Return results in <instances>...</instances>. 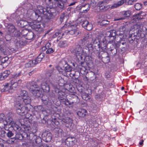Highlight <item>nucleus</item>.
I'll return each instance as SVG.
<instances>
[{
    "instance_id": "nucleus-56",
    "label": "nucleus",
    "mask_w": 147,
    "mask_h": 147,
    "mask_svg": "<svg viewBox=\"0 0 147 147\" xmlns=\"http://www.w3.org/2000/svg\"><path fill=\"white\" fill-rule=\"evenodd\" d=\"M119 7L117 3L112 5L111 7V9H113Z\"/></svg>"
},
{
    "instance_id": "nucleus-31",
    "label": "nucleus",
    "mask_w": 147,
    "mask_h": 147,
    "mask_svg": "<svg viewBox=\"0 0 147 147\" xmlns=\"http://www.w3.org/2000/svg\"><path fill=\"white\" fill-rule=\"evenodd\" d=\"M122 14L124 17H128L130 16L131 14V12L130 10H128L123 11Z\"/></svg>"
},
{
    "instance_id": "nucleus-1",
    "label": "nucleus",
    "mask_w": 147,
    "mask_h": 147,
    "mask_svg": "<svg viewBox=\"0 0 147 147\" xmlns=\"http://www.w3.org/2000/svg\"><path fill=\"white\" fill-rule=\"evenodd\" d=\"M17 102L15 105L17 113L19 114H27L29 111L31 105L30 103V99L28 96L23 98L19 96L17 98Z\"/></svg>"
},
{
    "instance_id": "nucleus-16",
    "label": "nucleus",
    "mask_w": 147,
    "mask_h": 147,
    "mask_svg": "<svg viewBox=\"0 0 147 147\" xmlns=\"http://www.w3.org/2000/svg\"><path fill=\"white\" fill-rule=\"evenodd\" d=\"M17 23L18 26L21 27L23 28L29 24L28 22L26 21L23 20H19L17 21Z\"/></svg>"
},
{
    "instance_id": "nucleus-63",
    "label": "nucleus",
    "mask_w": 147,
    "mask_h": 147,
    "mask_svg": "<svg viewBox=\"0 0 147 147\" xmlns=\"http://www.w3.org/2000/svg\"><path fill=\"white\" fill-rule=\"evenodd\" d=\"M95 98L96 100H98L100 98V96L99 95H96L95 96Z\"/></svg>"
},
{
    "instance_id": "nucleus-52",
    "label": "nucleus",
    "mask_w": 147,
    "mask_h": 147,
    "mask_svg": "<svg viewBox=\"0 0 147 147\" xmlns=\"http://www.w3.org/2000/svg\"><path fill=\"white\" fill-rule=\"evenodd\" d=\"M67 62L63 60H61L59 63V65L61 66H64L67 64Z\"/></svg>"
},
{
    "instance_id": "nucleus-41",
    "label": "nucleus",
    "mask_w": 147,
    "mask_h": 147,
    "mask_svg": "<svg viewBox=\"0 0 147 147\" xmlns=\"http://www.w3.org/2000/svg\"><path fill=\"white\" fill-rule=\"evenodd\" d=\"M16 139L14 137L13 138H11L9 139H8L7 140V142L11 144H13L14 143Z\"/></svg>"
},
{
    "instance_id": "nucleus-22",
    "label": "nucleus",
    "mask_w": 147,
    "mask_h": 147,
    "mask_svg": "<svg viewBox=\"0 0 147 147\" xmlns=\"http://www.w3.org/2000/svg\"><path fill=\"white\" fill-rule=\"evenodd\" d=\"M53 131L55 135L59 136L61 134L62 130L59 127H55L53 130Z\"/></svg>"
},
{
    "instance_id": "nucleus-62",
    "label": "nucleus",
    "mask_w": 147,
    "mask_h": 147,
    "mask_svg": "<svg viewBox=\"0 0 147 147\" xmlns=\"http://www.w3.org/2000/svg\"><path fill=\"white\" fill-rule=\"evenodd\" d=\"M74 88L72 86H71L69 89V90L70 92H72L74 90Z\"/></svg>"
},
{
    "instance_id": "nucleus-55",
    "label": "nucleus",
    "mask_w": 147,
    "mask_h": 147,
    "mask_svg": "<svg viewBox=\"0 0 147 147\" xmlns=\"http://www.w3.org/2000/svg\"><path fill=\"white\" fill-rule=\"evenodd\" d=\"M47 49V48L46 47L45 45L44 46H41L40 47V51H45L46 50V49Z\"/></svg>"
},
{
    "instance_id": "nucleus-59",
    "label": "nucleus",
    "mask_w": 147,
    "mask_h": 147,
    "mask_svg": "<svg viewBox=\"0 0 147 147\" xmlns=\"http://www.w3.org/2000/svg\"><path fill=\"white\" fill-rule=\"evenodd\" d=\"M0 41L2 42V43L1 42L0 43V48L1 49L3 47L5 46V43L4 42L2 41V39H0Z\"/></svg>"
},
{
    "instance_id": "nucleus-27",
    "label": "nucleus",
    "mask_w": 147,
    "mask_h": 147,
    "mask_svg": "<svg viewBox=\"0 0 147 147\" xmlns=\"http://www.w3.org/2000/svg\"><path fill=\"white\" fill-rule=\"evenodd\" d=\"M81 96L83 100L86 101L89 100L90 98V96L88 94L85 92L82 94Z\"/></svg>"
},
{
    "instance_id": "nucleus-45",
    "label": "nucleus",
    "mask_w": 147,
    "mask_h": 147,
    "mask_svg": "<svg viewBox=\"0 0 147 147\" xmlns=\"http://www.w3.org/2000/svg\"><path fill=\"white\" fill-rule=\"evenodd\" d=\"M63 102L66 106H68V105H71L72 103H74L73 102L71 103L68 99H65V100L63 101Z\"/></svg>"
},
{
    "instance_id": "nucleus-35",
    "label": "nucleus",
    "mask_w": 147,
    "mask_h": 147,
    "mask_svg": "<svg viewBox=\"0 0 147 147\" xmlns=\"http://www.w3.org/2000/svg\"><path fill=\"white\" fill-rule=\"evenodd\" d=\"M29 31L26 29H24L22 30L21 32H20V35L19 36H20L22 35V36H24L25 38V36H26L28 32Z\"/></svg>"
},
{
    "instance_id": "nucleus-18",
    "label": "nucleus",
    "mask_w": 147,
    "mask_h": 147,
    "mask_svg": "<svg viewBox=\"0 0 147 147\" xmlns=\"http://www.w3.org/2000/svg\"><path fill=\"white\" fill-rule=\"evenodd\" d=\"M67 33L68 34L75 36L78 35L79 34L80 31L78 30L76 28H75L72 29L68 30L67 31Z\"/></svg>"
},
{
    "instance_id": "nucleus-42",
    "label": "nucleus",
    "mask_w": 147,
    "mask_h": 147,
    "mask_svg": "<svg viewBox=\"0 0 147 147\" xmlns=\"http://www.w3.org/2000/svg\"><path fill=\"white\" fill-rule=\"evenodd\" d=\"M109 21L108 20H104L100 22V24L102 26H106V25L109 24Z\"/></svg>"
},
{
    "instance_id": "nucleus-50",
    "label": "nucleus",
    "mask_w": 147,
    "mask_h": 147,
    "mask_svg": "<svg viewBox=\"0 0 147 147\" xmlns=\"http://www.w3.org/2000/svg\"><path fill=\"white\" fill-rule=\"evenodd\" d=\"M127 0H121V1L118 2L117 3L119 6L122 5L124 3L126 2Z\"/></svg>"
},
{
    "instance_id": "nucleus-8",
    "label": "nucleus",
    "mask_w": 147,
    "mask_h": 147,
    "mask_svg": "<svg viewBox=\"0 0 147 147\" xmlns=\"http://www.w3.org/2000/svg\"><path fill=\"white\" fill-rule=\"evenodd\" d=\"M22 81L21 80H19L18 81L15 79H12L10 82V85L12 90H15L19 88L22 83Z\"/></svg>"
},
{
    "instance_id": "nucleus-30",
    "label": "nucleus",
    "mask_w": 147,
    "mask_h": 147,
    "mask_svg": "<svg viewBox=\"0 0 147 147\" xmlns=\"http://www.w3.org/2000/svg\"><path fill=\"white\" fill-rule=\"evenodd\" d=\"M58 45L61 48L65 47L67 45V42L66 41H60L58 43Z\"/></svg>"
},
{
    "instance_id": "nucleus-48",
    "label": "nucleus",
    "mask_w": 147,
    "mask_h": 147,
    "mask_svg": "<svg viewBox=\"0 0 147 147\" xmlns=\"http://www.w3.org/2000/svg\"><path fill=\"white\" fill-rule=\"evenodd\" d=\"M8 59V58L7 57H4L3 58L1 59V62L2 63H4L7 61Z\"/></svg>"
},
{
    "instance_id": "nucleus-15",
    "label": "nucleus",
    "mask_w": 147,
    "mask_h": 147,
    "mask_svg": "<svg viewBox=\"0 0 147 147\" xmlns=\"http://www.w3.org/2000/svg\"><path fill=\"white\" fill-rule=\"evenodd\" d=\"M11 72L9 70H6L2 73L0 74V81L3 80L6 78L10 74Z\"/></svg>"
},
{
    "instance_id": "nucleus-58",
    "label": "nucleus",
    "mask_w": 147,
    "mask_h": 147,
    "mask_svg": "<svg viewBox=\"0 0 147 147\" xmlns=\"http://www.w3.org/2000/svg\"><path fill=\"white\" fill-rule=\"evenodd\" d=\"M5 119L4 115L3 113L0 114V120L2 121Z\"/></svg>"
},
{
    "instance_id": "nucleus-37",
    "label": "nucleus",
    "mask_w": 147,
    "mask_h": 147,
    "mask_svg": "<svg viewBox=\"0 0 147 147\" xmlns=\"http://www.w3.org/2000/svg\"><path fill=\"white\" fill-rule=\"evenodd\" d=\"M134 7L136 10H140L142 7V4L139 3H137L134 5Z\"/></svg>"
},
{
    "instance_id": "nucleus-14",
    "label": "nucleus",
    "mask_w": 147,
    "mask_h": 147,
    "mask_svg": "<svg viewBox=\"0 0 147 147\" xmlns=\"http://www.w3.org/2000/svg\"><path fill=\"white\" fill-rule=\"evenodd\" d=\"M82 26L84 28L88 30H91L92 28V24L86 20L84 21L82 23Z\"/></svg>"
},
{
    "instance_id": "nucleus-26",
    "label": "nucleus",
    "mask_w": 147,
    "mask_h": 147,
    "mask_svg": "<svg viewBox=\"0 0 147 147\" xmlns=\"http://www.w3.org/2000/svg\"><path fill=\"white\" fill-rule=\"evenodd\" d=\"M58 97L59 100H63L65 98V93L62 91H58Z\"/></svg>"
},
{
    "instance_id": "nucleus-9",
    "label": "nucleus",
    "mask_w": 147,
    "mask_h": 147,
    "mask_svg": "<svg viewBox=\"0 0 147 147\" xmlns=\"http://www.w3.org/2000/svg\"><path fill=\"white\" fill-rule=\"evenodd\" d=\"M92 49V45L90 44L87 46L84 47L82 49L83 57L85 58L88 56L89 55L90 50Z\"/></svg>"
},
{
    "instance_id": "nucleus-7",
    "label": "nucleus",
    "mask_w": 147,
    "mask_h": 147,
    "mask_svg": "<svg viewBox=\"0 0 147 147\" xmlns=\"http://www.w3.org/2000/svg\"><path fill=\"white\" fill-rule=\"evenodd\" d=\"M5 131L4 130L1 131V136L4 138L7 137L10 138L13 137L14 135V131H11L8 129H5Z\"/></svg>"
},
{
    "instance_id": "nucleus-43",
    "label": "nucleus",
    "mask_w": 147,
    "mask_h": 147,
    "mask_svg": "<svg viewBox=\"0 0 147 147\" xmlns=\"http://www.w3.org/2000/svg\"><path fill=\"white\" fill-rule=\"evenodd\" d=\"M21 75V72H20L18 73H14L12 76V77L13 78H17L18 77L20 76Z\"/></svg>"
},
{
    "instance_id": "nucleus-64",
    "label": "nucleus",
    "mask_w": 147,
    "mask_h": 147,
    "mask_svg": "<svg viewBox=\"0 0 147 147\" xmlns=\"http://www.w3.org/2000/svg\"><path fill=\"white\" fill-rule=\"evenodd\" d=\"M91 4H92L93 5H95L96 4V2L95 1V0H91Z\"/></svg>"
},
{
    "instance_id": "nucleus-24",
    "label": "nucleus",
    "mask_w": 147,
    "mask_h": 147,
    "mask_svg": "<svg viewBox=\"0 0 147 147\" xmlns=\"http://www.w3.org/2000/svg\"><path fill=\"white\" fill-rule=\"evenodd\" d=\"M34 36V34L33 32L29 31L25 38L27 40H30L33 39Z\"/></svg>"
},
{
    "instance_id": "nucleus-5",
    "label": "nucleus",
    "mask_w": 147,
    "mask_h": 147,
    "mask_svg": "<svg viewBox=\"0 0 147 147\" xmlns=\"http://www.w3.org/2000/svg\"><path fill=\"white\" fill-rule=\"evenodd\" d=\"M109 2V0H104L98 2L97 5L99 7V9L101 11H105L109 8L110 6L107 5Z\"/></svg>"
},
{
    "instance_id": "nucleus-60",
    "label": "nucleus",
    "mask_w": 147,
    "mask_h": 147,
    "mask_svg": "<svg viewBox=\"0 0 147 147\" xmlns=\"http://www.w3.org/2000/svg\"><path fill=\"white\" fill-rule=\"evenodd\" d=\"M106 47L107 46L106 45H105L104 46H102V45L101 46V48L103 51H105Z\"/></svg>"
},
{
    "instance_id": "nucleus-11",
    "label": "nucleus",
    "mask_w": 147,
    "mask_h": 147,
    "mask_svg": "<svg viewBox=\"0 0 147 147\" xmlns=\"http://www.w3.org/2000/svg\"><path fill=\"white\" fill-rule=\"evenodd\" d=\"M76 142L75 138L74 137H69L65 141L66 144L68 146L74 145Z\"/></svg>"
},
{
    "instance_id": "nucleus-34",
    "label": "nucleus",
    "mask_w": 147,
    "mask_h": 147,
    "mask_svg": "<svg viewBox=\"0 0 147 147\" xmlns=\"http://www.w3.org/2000/svg\"><path fill=\"white\" fill-rule=\"evenodd\" d=\"M14 137L16 140H22L23 139L22 135L19 133L16 134Z\"/></svg>"
},
{
    "instance_id": "nucleus-47",
    "label": "nucleus",
    "mask_w": 147,
    "mask_h": 147,
    "mask_svg": "<svg viewBox=\"0 0 147 147\" xmlns=\"http://www.w3.org/2000/svg\"><path fill=\"white\" fill-rule=\"evenodd\" d=\"M125 30V28L124 26L121 27L119 29V31L120 32H121V33H120L121 34H123Z\"/></svg>"
},
{
    "instance_id": "nucleus-13",
    "label": "nucleus",
    "mask_w": 147,
    "mask_h": 147,
    "mask_svg": "<svg viewBox=\"0 0 147 147\" xmlns=\"http://www.w3.org/2000/svg\"><path fill=\"white\" fill-rule=\"evenodd\" d=\"M37 83L34 82L32 83L30 87V90L32 92L33 95L36 96L37 95Z\"/></svg>"
},
{
    "instance_id": "nucleus-46",
    "label": "nucleus",
    "mask_w": 147,
    "mask_h": 147,
    "mask_svg": "<svg viewBox=\"0 0 147 147\" xmlns=\"http://www.w3.org/2000/svg\"><path fill=\"white\" fill-rule=\"evenodd\" d=\"M82 7H87V9H84L83 10V13L86 12L89 9V5L88 4H86L85 5H82Z\"/></svg>"
},
{
    "instance_id": "nucleus-28",
    "label": "nucleus",
    "mask_w": 147,
    "mask_h": 147,
    "mask_svg": "<svg viewBox=\"0 0 147 147\" xmlns=\"http://www.w3.org/2000/svg\"><path fill=\"white\" fill-rule=\"evenodd\" d=\"M55 3L56 5V7L59 8L61 9H63L64 7V4L60 1L58 2H55Z\"/></svg>"
},
{
    "instance_id": "nucleus-44",
    "label": "nucleus",
    "mask_w": 147,
    "mask_h": 147,
    "mask_svg": "<svg viewBox=\"0 0 147 147\" xmlns=\"http://www.w3.org/2000/svg\"><path fill=\"white\" fill-rule=\"evenodd\" d=\"M140 26L138 24H136L134 25L132 27V29H134V30H139V29L140 28Z\"/></svg>"
},
{
    "instance_id": "nucleus-20",
    "label": "nucleus",
    "mask_w": 147,
    "mask_h": 147,
    "mask_svg": "<svg viewBox=\"0 0 147 147\" xmlns=\"http://www.w3.org/2000/svg\"><path fill=\"white\" fill-rule=\"evenodd\" d=\"M63 34L60 31L56 32L53 36V38H55L57 37V40H59L63 36Z\"/></svg>"
},
{
    "instance_id": "nucleus-17",
    "label": "nucleus",
    "mask_w": 147,
    "mask_h": 147,
    "mask_svg": "<svg viewBox=\"0 0 147 147\" xmlns=\"http://www.w3.org/2000/svg\"><path fill=\"white\" fill-rule=\"evenodd\" d=\"M106 35L108 37L111 38H112L111 41H113L114 40L115 36H116V31L114 30H110L107 32Z\"/></svg>"
},
{
    "instance_id": "nucleus-3",
    "label": "nucleus",
    "mask_w": 147,
    "mask_h": 147,
    "mask_svg": "<svg viewBox=\"0 0 147 147\" xmlns=\"http://www.w3.org/2000/svg\"><path fill=\"white\" fill-rule=\"evenodd\" d=\"M7 34L12 36L18 37L20 35V32L18 31L15 28V27L12 24H8Z\"/></svg>"
},
{
    "instance_id": "nucleus-4",
    "label": "nucleus",
    "mask_w": 147,
    "mask_h": 147,
    "mask_svg": "<svg viewBox=\"0 0 147 147\" xmlns=\"http://www.w3.org/2000/svg\"><path fill=\"white\" fill-rule=\"evenodd\" d=\"M37 136V140H39L41 141V138L40 136ZM41 137L43 140L46 142H50L52 139V135L51 133L47 131H45L43 132L41 134Z\"/></svg>"
},
{
    "instance_id": "nucleus-12",
    "label": "nucleus",
    "mask_w": 147,
    "mask_h": 147,
    "mask_svg": "<svg viewBox=\"0 0 147 147\" xmlns=\"http://www.w3.org/2000/svg\"><path fill=\"white\" fill-rule=\"evenodd\" d=\"M62 121L65 123V126L69 128L71 126L73 122L72 119L71 118L68 117L63 118Z\"/></svg>"
},
{
    "instance_id": "nucleus-2",
    "label": "nucleus",
    "mask_w": 147,
    "mask_h": 147,
    "mask_svg": "<svg viewBox=\"0 0 147 147\" xmlns=\"http://www.w3.org/2000/svg\"><path fill=\"white\" fill-rule=\"evenodd\" d=\"M37 16H38L37 18V34H41L44 31L43 28L44 26L42 23L38 22L41 21L42 16L46 19H51L53 14L51 13L50 11H47L46 9L39 5L37 7Z\"/></svg>"
},
{
    "instance_id": "nucleus-25",
    "label": "nucleus",
    "mask_w": 147,
    "mask_h": 147,
    "mask_svg": "<svg viewBox=\"0 0 147 147\" xmlns=\"http://www.w3.org/2000/svg\"><path fill=\"white\" fill-rule=\"evenodd\" d=\"M28 25L31 27L32 28L36 31L37 28V21H33L29 22Z\"/></svg>"
},
{
    "instance_id": "nucleus-40",
    "label": "nucleus",
    "mask_w": 147,
    "mask_h": 147,
    "mask_svg": "<svg viewBox=\"0 0 147 147\" xmlns=\"http://www.w3.org/2000/svg\"><path fill=\"white\" fill-rule=\"evenodd\" d=\"M25 44L24 41L22 40H19L18 42H17L16 43V45L19 46L20 47H21Z\"/></svg>"
},
{
    "instance_id": "nucleus-38",
    "label": "nucleus",
    "mask_w": 147,
    "mask_h": 147,
    "mask_svg": "<svg viewBox=\"0 0 147 147\" xmlns=\"http://www.w3.org/2000/svg\"><path fill=\"white\" fill-rule=\"evenodd\" d=\"M102 60L104 63H107L110 61V58L109 55H107L105 57H102Z\"/></svg>"
},
{
    "instance_id": "nucleus-6",
    "label": "nucleus",
    "mask_w": 147,
    "mask_h": 147,
    "mask_svg": "<svg viewBox=\"0 0 147 147\" xmlns=\"http://www.w3.org/2000/svg\"><path fill=\"white\" fill-rule=\"evenodd\" d=\"M77 58L79 60H82L83 57V50L81 47L80 45L76 46L74 51Z\"/></svg>"
},
{
    "instance_id": "nucleus-33",
    "label": "nucleus",
    "mask_w": 147,
    "mask_h": 147,
    "mask_svg": "<svg viewBox=\"0 0 147 147\" xmlns=\"http://www.w3.org/2000/svg\"><path fill=\"white\" fill-rule=\"evenodd\" d=\"M44 57V53H41L37 56V63H40Z\"/></svg>"
},
{
    "instance_id": "nucleus-19",
    "label": "nucleus",
    "mask_w": 147,
    "mask_h": 147,
    "mask_svg": "<svg viewBox=\"0 0 147 147\" xmlns=\"http://www.w3.org/2000/svg\"><path fill=\"white\" fill-rule=\"evenodd\" d=\"M87 114V111L84 109H81L77 113V115L80 117H84Z\"/></svg>"
},
{
    "instance_id": "nucleus-21",
    "label": "nucleus",
    "mask_w": 147,
    "mask_h": 147,
    "mask_svg": "<svg viewBox=\"0 0 147 147\" xmlns=\"http://www.w3.org/2000/svg\"><path fill=\"white\" fill-rule=\"evenodd\" d=\"M41 87L43 90L45 92H48L50 90L49 85L46 83H43L41 85Z\"/></svg>"
},
{
    "instance_id": "nucleus-39",
    "label": "nucleus",
    "mask_w": 147,
    "mask_h": 147,
    "mask_svg": "<svg viewBox=\"0 0 147 147\" xmlns=\"http://www.w3.org/2000/svg\"><path fill=\"white\" fill-rule=\"evenodd\" d=\"M20 95L22 96L23 97V98L26 97L28 96L27 92L25 90H23L21 91L20 93Z\"/></svg>"
},
{
    "instance_id": "nucleus-54",
    "label": "nucleus",
    "mask_w": 147,
    "mask_h": 147,
    "mask_svg": "<svg viewBox=\"0 0 147 147\" xmlns=\"http://www.w3.org/2000/svg\"><path fill=\"white\" fill-rule=\"evenodd\" d=\"M84 18H79L77 19V21L78 22H79L80 23L83 22L85 20Z\"/></svg>"
},
{
    "instance_id": "nucleus-36",
    "label": "nucleus",
    "mask_w": 147,
    "mask_h": 147,
    "mask_svg": "<svg viewBox=\"0 0 147 147\" xmlns=\"http://www.w3.org/2000/svg\"><path fill=\"white\" fill-rule=\"evenodd\" d=\"M144 13L141 12L140 13L136 14L134 16V19H141L142 18L140 16H144V15H141V14Z\"/></svg>"
},
{
    "instance_id": "nucleus-10",
    "label": "nucleus",
    "mask_w": 147,
    "mask_h": 147,
    "mask_svg": "<svg viewBox=\"0 0 147 147\" xmlns=\"http://www.w3.org/2000/svg\"><path fill=\"white\" fill-rule=\"evenodd\" d=\"M92 36L90 33L86 34H85L83 38L81 39L82 45H85L87 42L89 41L92 38Z\"/></svg>"
},
{
    "instance_id": "nucleus-49",
    "label": "nucleus",
    "mask_w": 147,
    "mask_h": 147,
    "mask_svg": "<svg viewBox=\"0 0 147 147\" xmlns=\"http://www.w3.org/2000/svg\"><path fill=\"white\" fill-rule=\"evenodd\" d=\"M54 51V50L53 49L51 48H50L47 49L46 53L47 54H50L53 53Z\"/></svg>"
},
{
    "instance_id": "nucleus-61",
    "label": "nucleus",
    "mask_w": 147,
    "mask_h": 147,
    "mask_svg": "<svg viewBox=\"0 0 147 147\" xmlns=\"http://www.w3.org/2000/svg\"><path fill=\"white\" fill-rule=\"evenodd\" d=\"M51 44L50 43H47L46 45H45V46L46 47L47 49L49 48H50V47H51Z\"/></svg>"
},
{
    "instance_id": "nucleus-23",
    "label": "nucleus",
    "mask_w": 147,
    "mask_h": 147,
    "mask_svg": "<svg viewBox=\"0 0 147 147\" xmlns=\"http://www.w3.org/2000/svg\"><path fill=\"white\" fill-rule=\"evenodd\" d=\"M10 90L12 89L10 84L7 83L5 85H4V87L1 89V91L2 92H5L9 91V90Z\"/></svg>"
},
{
    "instance_id": "nucleus-51",
    "label": "nucleus",
    "mask_w": 147,
    "mask_h": 147,
    "mask_svg": "<svg viewBox=\"0 0 147 147\" xmlns=\"http://www.w3.org/2000/svg\"><path fill=\"white\" fill-rule=\"evenodd\" d=\"M84 88L82 87H79L78 88V91L81 94L84 92H83Z\"/></svg>"
},
{
    "instance_id": "nucleus-53",
    "label": "nucleus",
    "mask_w": 147,
    "mask_h": 147,
    "mask_svg": "<svg viewBox=\"0 0 147 147\" xmlns=\"http://www.w3.org/2000/svg\"><path fill=\"white\" fill-rule=\"evenodd\" d=\"M65 18V14L64 13H63L61 14V16L60 20V21L61 22H62L63 20Z\"/></svg>"
},
{
    "instance_id": "nucleus-29",
    "label": "nucleus",
    "mask_w": 147,
    "mask_h": 147,
    "mask_svg": "<svg viewBox=\"0 0 147 147\" xmlns=\"http://www.w3.org/2000/svg\"><path fill=\"white\" fill-rule=\"evenodd\" d=\"M72 67L69 65H67L65 68L64 73H66L67 75V73L70 72L72 71Z\"/></svg>"
},
{
    "instance_id": "nucleus-57",
    "label": "nucleus",
    "mask_w": 147,
    "mask_h": 147,
    "mask_svg": "<svg viewBox=\"0 0 147 147\" xmlns=\"http://www.w3.org/2000/svg\"><path fill=\"white\" fill-rule=\"evenodd\" d=\"M9 123L10 125H11V127H15V125H16V123L13 121H11Z\"/></svg>"
},
{
    "instance_id": "nucleus-32",
    "label": "nucleus",
    "mask_w": 147,
    "mask_h": 147,
    "mask_svg": "<svg viewBox=\"0 0 147 147\" xmlns=\"http://www.w3.org/2000/svg\"><path fill=\"white\" fill-rule=\"evenodd\" d=\"M56 69L61 74H62L64 76H67L68 75L66 73H64V71L63 69H62L61 67L59 66H57L56 67Z\"/></svg>"
}]
</instances>
